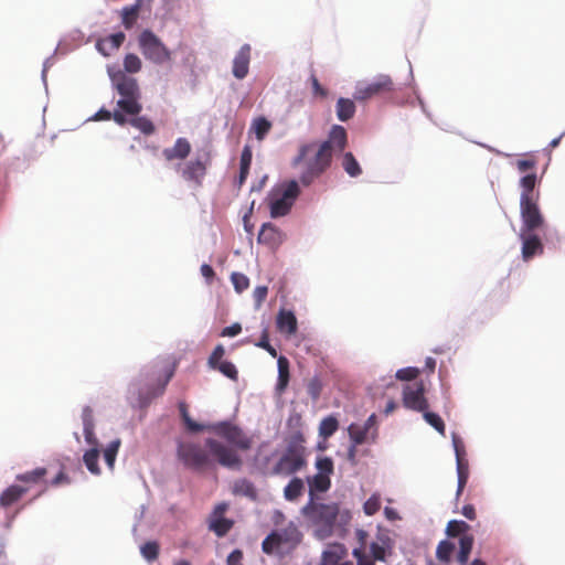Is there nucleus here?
Instances as JSON below:
<instances>
[{"mask_svg": "<svg viewBox=\"0 0 565 565\" xmlns=\"http://www.w3.org/2000/svg\"><path fill=\"white\" fill-rule=\"evenodd\" d=\"M205 448L193 441H179L177 447V458L182 465L193 471L202 472L210 467L212 460L222 467L239 470L243 460L241 456L222 441L207 438Z\"/></svg>", "mask_w": 565, "mask_h": 565, "instance_id": "nucleus-1", "label": "nucleus"}, {"mask_svg": "<svg viewBox=\"0 0 565 565\" xmlns=\"http://www.w3.org/2000/svg\"><path fill=\"white\" fill-rule=\"evenodd\" d=\"M347 147V131L342 126H333L329 138L320 145L316 142L302 145L294 164L306 163V170L300 177L305 185H309L320 177L331 164L332 156Z\"/></svg>", "mask_w": 565, "mask_h": 565, "instance_id": "nucleus-2", "label": "nucleus"}, {"mask_svg": "<svg viewBox=\"0 0 565 565\" xmlns=\"http://www.w3.org/2000/svg\"><path fill=\"white\" fill-rule=\"evenodd\" d=\"M107 72L113 88L119 95L117 108L114 111L99 109L94 118L96 120L113 119L117 125L125 126L128 122V116L139 115L142 110L141 89L135 77L126 75L119 68L108 67Z\"/></svg>", "mask_w": 565, "mask_h": 565, "instance_id": "nucleus-3", "label": "nucleus"}, {"mask_svg": "<svg viewBox=\"0 0 565 565\" xmlns=\"http://www.w3.org/2000/svg\"><path fill=\"white\" fill-rule=\"evenodd\" d=\"M301 514L316 527V536L324 540L332 535L337 518L345 522L350 519V513H340L338 503H319L309 500L301 509Z\"/></svg>", "mask_w": 565, "mask_h": 565, "instance_id": "nucleus-4", "label": "nucleus"}, {"mask_svg": "<svg viewBox=\"0 0 565 565\" xmlns=\"http://www.w3.org/2000/svg\"><path fill=\"white\" fill-rule=\"evenodd\" d=\"M358 537L361 543L360 547L353 550L352 554L356 559L358 565H375L376 561H384L386 550L390 547V537L385 534L377 536L376 541L370 544V555L365 552L366 532L363 530L358 531Z\"/></svg>", "mask_w": 565, "mask_h": 565, "instance_id": "nucleus-5", "label": "nucleus"}, {"mask_svg": "<svg viewBox=\"0 0 565 565\" xmlns=\"http://www.w3.org/2000/svg\"><path fill=\"white\" fill-rule=\"evenodd\" d=\"M307 466L305 447L297 441L288 444L285 452L273 468V475L291 476Z\"/></svg>", "mask_w": 565, "mask_h": 565, "instance_id": "nucleus-6", "label": "nucleus"}, {"mask_svg": "<svg viewBox=\"0 0 565 565\" xmlns=\"http://www.w3.org/2000/svg\"><path fill=\"white\" fill-rule=\"evenodd\" d=\"M394 90V83L388 75L381 74L371 82H360L355 86L353 97L358 102L381 97Z\"/></svg>", "mask_w": 565, "mask_h": 565, "instance_id": "nucleus-7", "label": "nucleus"}, {"mask_svg": "<svg viewBox=\"0 0 565 565\" xmlns=\"http://www.w3.org/2000/svg\"><path fill=\"white\" fill-rule=\"evenodd\" d=\"M138 43L147 60L156 64H162L170 60L169 50L152 31L143 30L138 38Z\"/></svg>", "mask_w": 565, "mask_h": 565, "instance_id": "nucleus-8", "label": "nucleus"}, {"mask_svg": "<svg viewBox=\"0 0 565 565\" xmlns=\"http://www.w3.org/2000/svg\"><path fill=\"white\" fill-rule=\"evenodd\" d=\"M212 430L230 444V448L237 450H248L252 447V439L236 425L228 422H221L213 425Z\"/></svg>", "mask_w": 565, "mask_h": 565, "instance_id": "nucleus-9", "label": "nucleus"}, {"mask_svg": "<svg viewBox=\"0 0 565 565\" xmlns=\"http://www.w3.org/2000/svg\"><path fill=\"white\" fill-rule=\"evenodd\" d=\"M469 530V525L465 521L451 520L448 522L446 533L450 537H457L459 535V552L457 554V562L460 565H466L469 561L472 547L473 536L466 534Z\"/></svg>", "mask_w": 565, "mask_h": 565, "instance_id": "nucleus-10", "label": "nucleus"}, {"mask_svg": "<svg viewBox=\"0 0 565 565\" xmlns=\"http://www.w3.org/2000/svg\"><path fill=\"white\" fill-rule=\"evenodd\" d=\"M299 192L300 190L297 181L291 180L284 185L280 195L276 196L275 194H271L269 203L270 216L280 217L287 215L290 212L295 200L298 198Z\"/></svg>", "mask_w": 565, "mask_h": 565, "instance_id": "nucleus-11", "label": "nucleus"}, {"mask_svg": "<svg viewBox=\"0 0 565 565\" xmlns=\"http://www.w3.org/2000/svg\"><path fill=\"white\" fill-rule=\"evenodd\" d=\"M522 218L521 231L535 232L544 225V216L539 207V200L520 202Z\"/></svg>", "mask_w": 565, "mask_h": 565, "instance_id": "nucleus-12", "label": "nucleus"}, {"mask_svg": "<svg viewBox=\"0 0 565 565\" xmlns=\"http://www.w3.org/2000/svg\"><path fill=\"white\" fill-rule=\"evenodd\" d=\"M403 404L406 408L416 412H425L428 409V401L425 397V385L422 381L404 386Z\"/></svg>", "mask_w": 565, "mask_h": 565, "instance_id": "nucleus-13", "label": "nucleus"}, {"mask_svg": "<svg viewBox=\"0 0 565 565\" xmlns=\"http://www.w3.org/2000/svg\"><path fill=\"white\" fill-rule=\"evenodd\" d=\"M209 164V158L190 160L181 168V175L186 182L198 189L203 184Z\"/></svg>", "mask_w": 565, "mask_h": 565, "instance_id": "nucleus-14", "label": "nucleus"}, {"mask_svg": "<svg viewBox=\"0 0 565 565\" xmlns=\"http://www.w3.org/2000/svg\"><path fill=\"white\" fill-rule=\"evenodd\" d=\"M225 354V349L222 344H217L207 359V365L212 370L221 372L224 376L232 381L238 380V371L236 366L230 361H222Z\"/></svg>", "mask_w": 565, "mask_h": 565, "instance_id": "nucleus-15", "label": "nucleus"}, {"mask_svg": "<svg viewBox=\"0 0 565 565\" xmlns=\"http://www.w3.org/2000/svg\"><path fill=\"white\" fill-rule=\"evenodd\" d=\"M520 238L522 239V258L524 262L543 254L544 246L534 232L521 231Z\"/></svg>", "mask_w": 565, "mask_h": 565, "instance_id": "nucleus-16", "label": "nucleus"}, {"mask_svg": "<svg viewBox=\"0 0 565 565\" xmlns=\"http://www.w3.org/2000/svg\"><path fill=\"white\" fill-rule=\"evenodd\" d=\"M250 45L244 44L241 46L233 60V75L237 79H243L247 76L250 63Z\"/></svg>", "mask_w": 565, "mask_h": 565, "instance_id": "nucleus-17", "label": "nucleus"}, {"mask_svg": "<svg viewBox=\"0 0 565 565\" xmlns=\"http://www.w3.org/2000/svg\"><path fill=\"white\" fill-rule=\"evenodd\" d=\"M126 39L125 33L117 32L106 38L98 39L96 42L97 51L104 56H109L114 51L118 50Z\"/></svg>", "mask_w": 565, "mask_h": 565, "instance_id": "nucleus-18", "label": "nucleus"}, {"mask_svg": "<svg viewBox=\"0 0 565 565\" xmlns=\"http://www.w3.org/2000/svg\"><path fill=\"white\" fill-rule=\"evenodd\" d=\"M275 533L278 545L281 546L286 544L290 548L296 547L302 537L301 532L294 523H289L285 529L276 531Z\"/></svg>", "mask_w": 565, "mask_h": 565, "instance_id": "nucleus-19", "label": "nucleus"}, {"mask_svg": "<svg viewBox=\"0 0 565 565\" xmlns=\"http://www.w3.org/2000/svg\"><path fill=\"white\" fill-rule=\"evenodd\" d=\"M151 1L152 0H136L134 4L124 7L121 9L120 17L125 29L130 30L136 24L145 2L150 4Z\"/></svg>", "mask_w": 565, "mask_h": 565, "instance_id": "nucleus-20", "label": "nucleus"}, {"mask_svg": "<svg viewBox=\"0 0 565 565\" xmlns=\"http://www.w3.org/2000/svg\"><path fill=\"white\" fill-rule=\"evenodd\" d=\"M537 184L536 173H529L520 179L521 195L520 202L524 200H540V192L535 190Z\"/></svg>", "mask_w": 565, "mask_h": 565, "instance_id": "nucleus-21", "label": "nucleus"}, {"mask_svg": "<svg viewBox=\"0 0 565 565\" xmlns=\"http://www.w3.org/2000/svg\"><path fill=\"white\" fill-rule=\"evenodd\" d=\"M191 152V143L185 138H178L171 148H166L162 151V154L167 161H172L175 159L183 160Z\"/></svg>", "mask_w": 565, "mask_h": 565, "instance_id": "nucleus-22", "label": "nucleus"}, {"mask_svg": "<svg viewBox=\"0 0 565 565\" xmlns=\"http://www.w3.org/2000/svg\"><path fill=\"white\" fill-rule=\"evenodd\" d=\"M258 243L270 247L278 246L282 242L281 232L271 223H265L258 234Z\"/></svg>", "mask_w": 565, "mask_h": 565, "instance_id": "nucleus-23", "label": "nucleus"}, {"mask_svg": "<svg viewBox=\"0 0 565 565\" xmlns=\"http://www.w3.org/2000/svg\"><path fill=\"white\" fill-rule=\"evenodd\" d=\"M277 328L280 332L288 335L297 332V318L292 311L281 309L277 315Z\"/></svg>", "mask_w": 565, "mask_h": 565, "instance_id": "nucleus-24", "label": "nucleus"}, {"mask_svg": "<svg viewBox=\"0 0 565 565\" xmlns=\"http://www.w3.org/2000/svg\"><path fill=\"white\" fill-rule=\"evenodd\" d=\"M26 492L29 487H22L20 484H13L7 488L0 497V505L8 508L18 502Z\"/></svg>", "mask_w": 565, "mask_h": 565, "instance_id": "nucleus-25", "label": "nucleus"}, {"mask_svg": "<svg viewBox=\"0 0 565 565\" xmlns=\"http://www.w3.org/2000/svg\"><path fill=\"white\" fill-rule=\"evenodd\" d=\"M347 556V548L342 544H333L323 552L320 565H338Z\"/></svg>", "mask_w": 565, "mask_h": 565, "instance_id": "nucleus-26", "label": "nucleus"}, {"mask_svg": "<svg viewBox=\"0 0 565 565\" xmlns=\"http://www.w3.org/2000/svg\"><path fill=\"white\" fill-rule=\"evenodd\" d=\"M309 484V500L316 501V494L318 492H327L331 487V479L328 476L315 475L308 478Z\"/></svg>", "mask_w": 565, "mask_h": 565, "instance_id": "nucleus-27", "label": "nucleus"}, {"mask_svg": "<svg viewBox=\"0 0 565 565\" xmlns=\"http://www.w3.org/2000/svg\"><path fill=\"white\" fill-rule=\"evenodd\" d=\"M174 375V365L169 367L167 371H166V375H164V379L163 381L158 385V387H156L154 390H152L150 393H148L147 395H141L140 396V406L141 407H146L150 404V402L157 397V396H160L164 393L166 391V386L168 385V383L170 382V380L172 379V376Z\"/></svg>", "mask_w": 565, "mask_h": 565, "instance_id": "nucleus-28", "label": "nucleus"}, {"mask_svg": "<svg viewBox=\"0 0 565 565\" xmlns=\"http://www.w3.org/2000/svg\"><path fill=\"white\" fill-rule=\"evenodd\" d=\"M47 470L45 468H36L32 471H26L24 473L18 475L17 480L23 484L22 487H29V490L34 484H39L44 482V477L46 476Z\"/></svg>", "mask_w": 565, "mask_h": 565, "instance_id": "nucleus-29", "label": "nucleus"}, {"mask_svg": "<svg viewBox=\"0 0 565 565\" xmlns=\"http://www.w3.org/2000/svg\"><path fill=\"white\" fill-rule=\"evenodd\" d=\"M278 365V380L276 384V391L278 393L285 392L288 386L290 374H289V361L286 356L280 355L277 359Z\"/></svg>", "mask_w": 565, "mask_h": 565, "instance_id": "nucleus-30", "label": "nucleus"}, {"mask_svg": "<svg viewBox=\"0 0 565 565\" xmlns=\"http://www.w3.org/2000/svg\"><path fill=\"white\" fill-rule=\"evenodd\" d=\"M252 157L253 153L250 147L245 146L241 154L239 175L237 180L238 186H242L248 177L249 168L252 164Z\"/></svg>", "mask_w": 565, "mask_h": 565, "instance_id": "nucleus-31", "label": "nucleus"}, {"mask_svg": "<svg viewBox=\"0 0 565 565\" xmlns=\"http://www.w3.org/2000/svg\"><path fill=\"white\" fill-rule=\"evenodd\" d=\"M303 490H305L303 481L300 478L295 477L285 487L284 497L287 501H296L302 495Z\"/></svg>", "mask_w": 565, "mask_h": 565, "instance_id": "nucleus-32", "label": "nucleus"}, {"mask_svg": "<svg viewBox=\"0 0 565 565\" xmlns=\"http://www.w3.org/2000/svg\"><path fill=\"white\" fill-rule=\"evenodd\" d=\"M348 433L350 439L355 445H362L369 440H371V431L367 430V427L359 424H351L348 428Z\"/></svg>", "mask_w": 565, "mask_h": 565, "instance_id": "nucleus-33", "label": "nucleus"}, {"mask_svg": "<svg viewBox=\"0 0 565 565\" xmlns=\"http://www.w3.org/2000/svg\"><path fill=\"white\" fill-rule=\"evenodd\" d=\"M355 113L354 102L349 98H339L337 102V116L339 120L347 121L353 117Z\"/></svg>", "mask_w": 565, "mask_h": 565, "instance_id": "nucleus-34", "label": "nucleus"}, {"mask_svg": "<svg viewBox=\"0 0 565 565\" xmlns=\"http://www.w3.org/2000/svg\"><path fill=\"white\" fill-rule=\"evenodd\" d=\"M234 522L226 518H211L209 527L218 537L225 536L233 527Z\"/></svg>", "mask_w": 565, "mask_h": 565, "instance_id": "nucleus-35", "label": "nucleus"}, {"mask_svg": "<svg viewBox=\"0 0 565 565\" xmlns=\"http://www.w3.org/2000/svg\"><path fill=\"white\" fill-rule=\"evenodd\" d=\"M131 118H128L129 125H131L134 128L140 130L143 135L150 136L156 131V127L153 122L145 117V116H130Z\"/></svg>", "mask_w": 565, "mask_h": 565, "instance_id": "nucleus-36", "label": "nucleus"}, {"mask_svg": "<svg viewBox=\"0 0 565 565\" xmlns=\"http://www.w3.org/2000/svg\"><path fill=\"white\" fill-rule=\"evenodd\" d=\"M233 493L244 495L250 499H256L257 492L254 484L247 479H238L234 482Z\"/></svg>", "mask_w": 565, "mask_h": 565, "instance_id": "nucleus-37", "label": "nucleus"}, {"mask_svg": "<svg viewBox=\"0 0 565 565\" xmlns=\"http://www.w3.org/2000/svg\"><path fill=\"white\" fill-rule=\"evenodd\" d=\"M99 450L98 448H92L87 450L83 456V461L88 471L95 476L100 475V468L98 466Z\"/></svg>", "mask_w": 565, "mask_h": 565, "instance_id": "nucleus-38", "label": "nucleus"}, {"mask_svg": "<svg viewBox=\"0 0 565 565\" xmlns=\"http://www.w3.org/2000/svg\"><path fill=\"white\" fill-rule=\"evenodd\" d=\"M344 171L352 178L359 177L362 169L352 152H345L342 159Z\"/></svg>", "mask_w": 565, "mask_h": 565, "instance_id": "nucleus-39", "label": "nucleus"}, {"mask_svg": "<svg viewBox=\"0 0 565 565\" xmlns=\"http://www.w3.org/2000/svg\"><path fill=\"white\" fill-rule=\"evenodd\" d=\"M454 551L455 544L447 540H443L437 545L436 557L438 558V561L448 564L450 562Z\"/></svg>", "mask_w": 565, "mask_h": 565, "instance_id": "nucleus-40", "label": "nucleus"}, {"mask_svg": "<svg viewBox=\"0 0 565 565\" xmlns=\"http://www.w3.org/2000/svg\"><path fill=\"white\" fill-rule=\"evenodd\" d=\"M338 419L333 416H328L321 420L319 426V434L323 438H329L338 430Z\"/></svg>", "mask_w": 565, "mask_h": 565, "instance_id": "nucleus-41", "label": "nucleus"}, {"mask_svg": "<svg viewBox=\"0 0 565 565\" xmlns=\"http://www.w3.org/2000/svg\"><path fill=\"white\" fill-rule=\"evenodd\" d=\"M121 445V440L119 438L110 441V444L104 450V459L109 469H114L116 457Z\"/></svg>", "mask_w": 565, "mask_h": 565, "instance_id": "nucleus-42", "label": "nucleus"}, {"mask_svg": "<svg viewBox=\"0 0 565 565\" xmlns=\"http://www.w3.org/2000/svg\"><path fill=\"white\" fill-rule=\"evenodd\" d=\"M142 63L138 55L129 53L124 57V70H120L126 75L127 73L135 74L141 70Z\"/></svg>", "mask_w": 565, "mask_h": 565, "instance_id": "nucleus-43", "label": "nucleus"}, {"mask_svg": "<svg viewBox=\"0 0 565 565\" xmlns=\"http://www.w3.org/2000/svg\"><path fill=\"white\" fill-rule=\"evenodd\" d=\"M458 489L457 495H460L469 476L468 462L465 459L457 460Z\"/></svg>", "mask_w": 565, "mask_h": 565, "instance_id": "nucleus-44", "label": "nucleus"}, {"mask_svg": "<svg viewBox=\"0 0 565 565\" xmlns=\"http://www.w3.org/2000/svg\"><path fill=\"white\" fill-rule=\"evenodd\" d=\"M160 546L156 541H148L140 547L141 555L148 561H156L159 556Z\"/></svg>", "mask_w": 565, "mask_h": 565, "instance_id": "nucleus-45", "label": "nucleus"}, {"mask_svg": "<svg viewBox=\"0 0 565 565\" xmlns=\"http://www.w3.org/2000/svg\"><path fill=\"white\" fill-rule=\"evenodd\" d=\"M253 128L258 140H263L269 132L271 124L265 117H258L253 122Z\"/></svg>", "mask_w": 565, "mask_h": 565, "instance_id": "nucleus-46", "label": "nucleus"}, {"mask_svg": "<svg viewBox=\"0 0 565 565\" xmlns=\"http://www.w3.org/2000/svg\"><path fill=\"white\" fill-rule=\"evenodd\" d=\"M423 413H424L425 420L430 426H433L438 433H440L441 435H445L446 427H445V423H444L443 418L438 414L428 412L427 409Z\"/></svg>", "mask_w": 565, "mask_h": 565, "instance_id": "nucleus-47", "label": "nucleus"}, {"mask_svg": "<svg viewBox=\"0 0 565 565\" xmlns=\"http://www.w3.org/2000/svg\"><path fill=\"white\" fill-rule=\"evenodd\" d=\"M322 392V382L318 376L309 380L307 383V393L312 401H318Z\"/></svg>", "mask_w": 565, "mask_h": 565, "instance_id": "nucleus-48", "label": "nucleus"}, {"mask_svg": "<svg viewBox=\"0 0 565 565\" xmlns=\"http://www.w3.org/2000/svg\"><path fill=\"white\" fill-rule=\"evenodd\" d=\"M317 475L330 477L333 473V461L329 457L318 458L316 461Z\"/></svg>", "mask_w": 565, "mask_h": 565, "instance_id": "nucleus-49", "label": "nucleus"}, {"mask_svg": "<svg viewBox=\"0 0 565 565\" xmlns=\"http://www.w3.org/2000/svg\"><path fill=\"white\" fill-rule=\"evenodd\" d=\"M232 284L237 292H243L249 286V279L246 275L242 273H233L231 275Z\"/></svg>", "mask_w": 565, "mask_h": 565, "instance_id": "nucleus-50", "label": "nucleus"}, {"mask_svg": "<svg viewBox=\"0 0 565 565\" xmlns=\"http://www.w3.org/2000/svg\"><path fill=\"white\" fill-rule=\"evenodd\" d=\"M256 347L266 350L273 358H277V350L269 343V334L267 329H264L258 342L255 343Z\"/></svg>", "mask_w": 565, "mask_h": 565, "instance_id": "nucleus-51", "label": "nucleus"}, {"mask_svg": "<svg viewBox=\"0 0 565 565\" xmlns=\"http://www.w3.org/2000/svg\"><path fill=\"white\" fill-rule=\"evenodd\" d=\"M380 508H381V500H380V497H377L375 494L370 497L363 505V510L366 515H374L380 510Z\"/></svg>", "mask_w": 565, "mask_h": 565, "instance_id": "nucleus-52", "label": "nucleus"}, {"mask_svg": "<svg viewBox=\"0 0 565 565\" xmlns=\"http://www.w3.org/2000/svg\"><path fill=\"white\" fill-rule=\"evenodd\" d=\"M419 374V370L417 367H404L396 372V379L401 381H413Z\"/></svg>", "mask_w": 565, "mask_h": 565, "instance_id": "nucleus-53", "label": "nucleus"}, {"mask_svg": "<svg viewBox=\"0 0 565 565\" xmlns=\"http://www.w3.org/2000/svg\"><path fill=\"white\" fill-rule=\"evenodd\" d=\"M276 533L269 534L262 543V548L266 554L273 553L274 548L279 547Z\"/></svg>", "mask_w": 565, "mask_h": 565, "instance_id": "nucleus-54", "label": "nucleus"}, {"mask_svg": "<svg viewBox=\"0 0 565 565\" xmlns=\"http://www.w3.org/2000/svg\"><path fill=\"white\" fill-rule=\"evenodd\" d=\"M536 167V160L527 158L520 159L516 161V169L521 173H525L527 171L534 170Z\"/></svg>", "mask_w": 565, "mask_h": 565, "instance_id": "nucleus-55", "label": "nucleus"}, {"mask_svg": "<svg viewBox=\"0 0 565 565\" xmlns=\"http://www.w3.org/2000/svg\"><path fill=\"white\" fill-rule=\"evenodd\" d=\"M95 426H89V427H84V436H85V440L88 445L92 446V448H98V439L95 435Z\"/></svg>", "mask_w": 565, "mask_h": 565, "instance_id": "nucleus-56", "label": "nucleus"}, {"mask_svg": "<svg viewBox=\"0 0 565 565\" xmlns=\"http://www.w3.org/2000/svg\"><path fill=\"white\" fill-rule=\"evenodd\" d=\"M363 426L367 427V430L371 431V441L374 443L377 437L376 415L372 414L369 416Z\"/></svg>", "mask_w": 565, "mask_h": 565, "instance_id": "nucleus-57", "label": "nucleus"}, {"mask_svg": "<svg viewBox=\"0 0 565 565\" xmlns=\"http://www.w3.org/2000/svg\"><path fill=\"white\" fill-rule=\"evenodd\" d=\"M268 288L266 286H258L253 292V297L257 307H259L266 299Z\"/></svg>", "mask_w": 565, "mask_h": 565, "instance_id": "nucleus-58", "label": "nucleus"}, {"mask_svg": "<svg viewBox=\"0 0 565 565\" xmlns=\"http://www.w3.org/2000/svg\"><path fill=\"white\" fill-rule=\"evenodd\" d=\"M311 79V84H312V93L315 96H319L321 98H324L327 97L328 95V90L321 86V84L319 83L318 78L316 77V75H311L310 77Z\"/></svg>", "mask_w": 565, "mask_h": 565, "instance_id": "nucleus-59", "label": "nucleus"}, {"mask_svg": "<svg viewBox=\"0 0 565 565\" xmlns=\"http://www.w3.org/2000/svg\"><path fill=\"white\" fill-rule=\"evenodd\" d=\"M82 420H83V427L95 426L94 417H93V409L90 407L86 406L83 409Z\"/></svg>", "mask_w": 565, "mask_h": 565, "instance_id": "nucleus-60", "label": "nucleus"}, {"mask_svg": "<svg viewBox=\"0 0 565 565\" xmlns=\"http://www.w3.org/2000/svg\"><path fill=\"white\" fill-rule=\"evenodd\" d=\"M242 331V327L239 323H233L226 328H224L221 332L222 337H235L239 334Z\"/></svg>", "mask_w": 565, "mask_h": 565, "instance_id": "nucleus-61", "label": "nucleus"}, {"mask_svg": "<svg viewBox=\"0 0 565 565\" xmlns=\"http://www.w3.org/2000/svg\"><path fill=\"white\" fill-rule=\"evenodd\" d=\"M70 482H71L70 477L63 470H61L56 475V477L51 481V484L54 487H58L62 484H68Z\"/></svg>", "mask_w": 565, "mask_h": 565, "instance_id": "nucleus-62", "label": "nucleus"}, {"mask_svg": "<svg viewBox=\"0 0 565 565\" xmlns=\"http://www.w3.org/2000/svg\"><path fill=\"white\" fill-rule=\"evenodd\" d=\"M186 428L193 433H198V431H201L203 429V426L193 422L190 417V415H185L182 417Z\"/></svg>", "mask_w": 565, "mask_h": 565, "instance_id": "nucleus-63", "label": "nucleus"}, {"mask_svg": "<svg viewBox=\"0 0 565 565\" xmlns=\"http://www.w3.org/2000/svg\"><path fill=\"white\" fill-rule=\"evenodd\" d=\"M243 553L239 550L233 551L227 557L228 565H242Z\"/></svg>", "mask_w": 565, "mask_h": 565, "instance_id": "nucleus-64", "label": "nucleus"}]
</instances>
